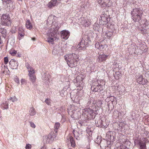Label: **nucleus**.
<instances>
[{"mask_svg": "<svg viewBox=\"0 0 149 149\" xmlns=\"http://www.w3.org/2000/svg\"><path fill=\"white\" fill-rule=\"evenodd\" d=\"M79 58L78 56L74 53L69 54L64 56L65 59L68 65L72 68L77 66Z\"/></svg>", "mask_w": 149, "mask_h": 149, "instance_id": "nucleus-1", "label": "nucleus"}, {"mask_svg": "<svg viewBox=\"0 0 149 149\" xmlns=\"http://www.w3.org/2000/svg\"><path fill=\"white\" fill-rule=\"evenodd\" d=\"M143 13V10L141 8L134 9L131 12L132 19L134 21L140 23L139 22L141 19Z\"/></svg>", "mask_w": 149, "mask_h": 149, "instance_id": "nucleus-2", "label": "nucleus"}, {"mask_svg": "<svg viewBox=\"0 0 149 149\" xmlns=\"http://www.w3.org/2000/svg\"><path fill=\"white\" fill-rule=\"evenodd\" d=\"M0 21L1 24L5 26H10L12 23L11 18L8 14H2L1 16Z\"/></svg>", "mask_w": 149, "mask_h": 149, "instance_id": "nucleus-3", "label": "nucleus"}, {"mask_svg": "<svg viewBox=\"0 0 149 149\" xmlns=\"http://www.w3.org/2000/svg\"><path fill=\"white\" fill-rule=\"evenodd\" d=\"M148 142V141L146 138L141 139H135L134 141L135 145L139 146L140 149H146V143Z\"/></svg>", "mask_w": 149, "mask_h": 149, "instance_id": "nucleus-4", "label": "nucleus"}, {"mask_svg": "<svg viewBox=\"0 0 149 149\" xmlns=\"http://www.w3.org/2000/svg\"><path fill=\"white\" fill-rule=\"evenodd\" d=\"M93 112V111L89 108L84 109L82 111V115L86 119H91L92 118Z\"/></svg>", "mask_w": 149, "mask_h": 149, "instance_id": "nucleus-5", "label": "nucleus"}, {"mask_svg": "<svg viewBox=\"0 0 149 149\" xmlns=\"http://www.w3.org/2000/svg\"><path fill=\"white\" fill-rule=\"evenodd\" d=\"M88 40L82 38L81 41L79 43L78 45L75 48V50H80L85 49H86L88 44Z\"/></svg>", "mask_w": 149, "mask_h": 149, "instance_id": "nucleus-6", "label": "nucleus"}, {"mask_svg": "<svg viewBox=\"0 0 149 149\" xmlns=\"http://www.w3.org/2000/svg\"><path fill=\"white\" fill-rule=\"evenodd\" d=\"M74 106H70L68 108V112L69 115L73 118H75L77 117L76 113Z\"/></svg>", "mask_w": 149, "mask_h": 149, "instance_id": "nucleus-7", "label": "nucleus"}, {"mask_svg": "<svg viewBox=\"0 0 149 149\" xmlns=\"http://www.w3.org/2000/svg\"><path fill=\"white\" fill-rule=\"evenodd\" d=\"M108 18L107 15L102 14L100 18V23L101 25L106 24L109 22Z\"/></svg>", "mask_w": 149, "mask_h": 149, "instance_id": "nucleus-8", "label": "nucleus"}, {"mask_svg": "<svg viewBox=\"0 0 149 149\" xmlns=\"http://www.w3.org/2000/svg\"><path fill=\"white\" fill-rule=\"evenodd\" d=\"M98 2L102 7L109 6L108 4L109 2V0H98Z\"/></svg>", "mask_w": 149, "mask_h": 149, "instance_id": "nucleus-9", "label": "nucleus"}, {"mask_svg": "<svg viewBox=\"0 0 149 149\" xmlns=\"http://www.w3.org/2000/svg\"><path fill=\"white\" fill-rule=\"evenodd\" d=\"M56 135L53 133H51L49 134L47 137L46 142L49 143L52 142L56 137Z\"/></svg>", "mask_w": 149, "mask_h": 149, "instance_id": "nucleus-10", "label": "nucleus"}, {"mask_svg": "<svg viewBox=\"0 0 149 149\" xmlns=\"http://www.w3.org/2000/svg\"><path fill=\"white\" fill-rule=\"evenodd\" d=\"M81 24L83 26L87 27L90 25V22L89 20H86L84 18L82 17L81 18Z\"/></svg>", "mask_w": 149, "mask_h": 149, "instance_id": "nucleus-11", "label": "nucleus"}, {"mask_svg": "<svg viewBox=\"0 0 149 149\" xmlns=\"http://www.w3.org/2000/svg\"><path fill=\"white\" fill-rule=\"evenodd\" d=\"M69 35V32L68 31L64 30L61 32V37L62 38L67 40L68 38Z\"/></svg>", "mask_w": 149, "mask_h": 149, "instance_id": "nucleus-12", "label": "nucleus"}, {"mask_svg": "<svg viewBox=\"0 0 149 149\" xmlns=\"http://www.w3.org/2000/svg\"><path fill=\"white\" fill-rule=\"evenodd\" d=\"M108 56L104 54H100L98 57L97 61L99 62L105 61L108 57Z\"/></svg>", "mask_w": 149, "mask_h": 149, "instance_id": "nucleus-13", "label": "nucleus"}, {"mask_svg": "<svg viewBox=\"0 0 149 149\" xmlns=\"http://www.w3.org/2000/svg\"><path fill=\"white\" fill-rule=\"evenodd\" d=\"M56 18V17L53 15L49 16L47 21V23L49 24H54L55 21V19Z\"/></svg>", "mask_w": 149, "mask_h": 149, "instance_id": "nucleus-14", "label": "nucleus"}, {"mask_svg": "<svg viewBox=\"0 0 149 149\" xmlns=\"http://www.w3.org/2000/svg\"><path fill=\"white\" fill-rule=\"evenodd\" d=\"M58 0H52L49 2L47 5L48 7L51 8L54 6L57 5L59 2L58 1Z\"/></svg>", "mask_w": 149, "mask_h": 149, "instance_id": "nucleus-15", "label": "nucleus"}, {"mask_svg": "<svg viewBox=\"0 0 149 149\" xmlns=\"http://www.w3.org/2000/svg\"><path fill=\"white\" fill-rule=\"evenodd\" d=\"M91 88L92 90H93L94 92H97L99 90L101 91L103 89L102 85L101 84H100L98 83V84L96 86V87L93 86H91Z\"/></svg>", "mask_w": 149, "mask_h": 149, "instance_id": "nucleus-16", "label": "nucleus"}, {"mask_svg": "<svg viewBox=\"0 0 149 149\" xmlns=\"http://www.w3.org/2000/svg\"><path fill=\"white\" fill-rule=\"evenodd\" d=\"M93 104H94L96 108L98 109L99 108H100L101 107L102 102L101 100H97L94 101L93 102Z\"/></svg>", "mask_w": 149, "mask_h": 149, "instance_id": "nucleus-17", "label": "nucleus"}, {"mask_svg": "<svg viewBox=\"0 0 149 149\" xmlns=\"http://www.w3.org/2000/svg\"><path fill=\"white\" fill-rule=\"evenodd\" d=\"M29 115L31 116H33L36 114L35 109L33 107L30 108L29 111Z\"/></svg>", "mask_w": 149, "mask_h": 149, "instance_id": "nucleus-18", "label": "nucleus"}, {"mask_svg": "<svg viewBox=\"0 0 149 149\" xmlns=\"http://www.w3.org/2000/svg\"><path fill=\"white\" fill-rule=\"evenodd\" d=\"M143 76L141 75L137 79V81L139 84L143 85L145 83L143 82Z\"/></svg>", "mask_w": 149, "mask_h": 149, "instance_id": "nucleus-19", "label": "nucleus"}, {"mask_svg": "<svg viewBox=\"0 0 149 149\" xmlns=\"http://www.w3.org/2000/svg\"><path fill=\"white\" fill-rule=\"evenodd\" d=\"M141 24H142L143 25V27H148V26L149 25L148 24V20L146 19H145L143 21H141Z\"/></svg>", "mask_w": 149, "mask_h": 149, "instance_id": "nucleus-20", "label": "nucleus"}, {"mask_svg": "<svg viewBox=\"0 0 149 149\" xmlns=\"http://www.w3.org/2000/svg\"><path fill=\"white\" fill-rule=\"evenodd\" d=\"M42 80L45 82L47 81L49 79V76L48 75H46L44 73L42 74Z\"/></svg>", "mask_w": 149, "mask_h": 149, "instance_id": "nucleus-21", "label": "nucleus"}, {"mask_svg": "<svg viewBox=\"0 0 149 149\" xmlns=\"http://www.w3.org/2000/svg\"><path fill=\"white\" fill-rule=\"evenodd\" d=\"M26 26L27 29H30L32 28V26L29 20H27L26 24Z\"/></svg>", "mask_w": 149, "mask_h": 149, "instance_id": "nucleus-22", "label": "nucleus"}, {"mask_svg": "<svg viewBox=\"0 0 149 149\" xmlns=\"http://www.w3.org/2000/svg\"><path fill=\"white\" fill-rule=\"evenodd\" d=\"M28 71L29 73L28 74L29 76L35 75V72L33 68L29 70Z\"/></svg>", "mask_w": 149, "mask_h": 149, "instance_id": "nucleus-23", "label": "nucleus"}, {"mask_svg": "<svg viewBox=\"0 0 149 149\" xmlns=\"http://www.w3.org/2000/svg\"><path fill=\"white\" fill-rule=\"evenodd\" d=\"M73 137L70 136H67L65 140L66 143L68 144H70L71 141L73 139Z\"/></svg>", "mask_w": 149, "mask_h": 149, "instance_id": "nucleus-24", "label": "nucleus"}, {"mask_svg": "<svg viewBox=\"0 0 149 149\" xmlns=\"http://www.w3.org/2000/svg\"><path fill=\"white\" fill-rule=\"evenodd\" d=\"M60 125V123L58 122H57L55 123L54 127L55 129L54 130V131L56 133H57V130L59 128Z\"/></svg>", "mask_w": 149, "mask_h": 149, "instance_id": "nucleus-25", "label": "nucleus"}, {"mask_svg": "<svg viewBox=\"0 0 149 149\" xmlns=\"http://www.w3.org/2000/svg\"><path fill=\"white\" fill-rule=\"evenodd\" d=\"M30 80L33 83L36 82V78L35 75L29 76Z\"/></svg>", "mask_w": 149, "mask_h": 149, "instance_id": "nucleus-26", "label": "nucleus"}, {"mask_svg": "<svg viewBox=\"0 0 149 149\" xmlns=\"http://www.w3.org/2000/svg\"><path fill=\"white\" fill-rule=\"evenodd\" d=\"M47 41L49 43L53 44L54 43V39L53 37H49L47 38Z\"/></svg>", "mask_w": 149, "mask_h": 149, "instance_id": "nucleus-27", "label": "nucleus"}, {"mask_svg": "<svg viewBox=\"0 0 149 149\" xmlns=\"http://www.w3.org/2000/svg\"><path fill=\"white\" fill-rule=\"evenodd\" d=\"M55 27H54V30L55 33H57V31L60 27V25L58 24V23H56L54 25Z\"/></svg>", "mask_w": 149, "mask_h": 149, "instance_id": "nucleus-28", "label": "nucleus"}, {"mask_svg": "<svg viewBox=\"0 0 149 149\" xmlns=\"http://www.w3.org/2000/svg\"><path fill=\"white\" fill-rule=\"evenodd\" d=\"M8 100H11L12 102H14L17 101L18 99L15 96H14L10 97Z\"/></svg>", "mask_w": 149, "mask_h": 149, "instance_id": "nucleus-29", "label": "nucleus"}, {"mask_svg": "<svg viewBox=\"0 0 149 149\" xmlns=\"http://www.w3.org/2000/svg\"><path fill=\"white\" fill-rule=\"evenodd\" d=\"M93 101H94L93 100V98L91 97V98H90L88 100V101L87 103V105L88 106H89L91 102H92L93 103Z\"/></svg>", "mask_w": 149, "mask_h": 149, "instance_id": "nucleus-30", "label": "nucleus"}, {"mask_svg": "<svg viewBox=\"0 0 149 149\" xmlns=\"http://www.w3.org/2000/svg\"><path fill=\"white\" fill-rule=\"evenodd\" d=\"M70 143H71V146L72 147H74L75 146L76 144L73 138V139L71 141Z\"/></svg>", "mask_w": 149, "mask_h": 149, "instance_id": "nucleus-31", "label": "nucleus"}, {"mask_svg": "<svg viewBox=\"0 0 149 149\" xmlns=\"http://www.w3.org/2000/svg\"><path fill=\"white\" fill-rule=\"evenodd\" d=\"M9 53L11 55L14 56L17 53V51L15 50H12Z\"/></svg>", "mask_w": 149, "mask_h": 149, "instance_id": "nucleus-32", "label": "nucleus"}, {"mask_svg": "<svg viewBox=\"0 0 149 149\" xmlns=\"http://www.w3.org/2000/svg\"><path fill=\"white\" fill-rule=\"evenodd\" d=\"M56 33L55 32V31L54 32H51L50 33H47L48 35H49V37H53L54 38L55 36V34H56Z\"/></svg>", "mask_w": 149, "mask_h": 149, "instance_id": "nucleus-33", "label": "nucleus"}, {"mask_svg": "<svg viewBox=\"0 0 149 149\" xmlns=\"http://www.w3.org/2000/svg\"><path fill=\"white\" fill-rule=\"evenodd\" d=\"M88 66L91 68V70H93L94 68V64L93 62L91 61V63L88 65Z\"/></svg>", "mask_w": 149, "mask_h": 149, "instance_id": "nucleus-34", "label": "nucleus"}, {"mask_svg": "<svg viewBox=\"0 0 149 149\" xmlns=\"http://www.w3.org/2000/svg\"><path fill=\"white\" fill-rule=\"evenodd\" d=\"M24 36V33H21L20 32H19L18 37L19 40H20Z\"/></svg>", "mask_w": 149, "mask_h": 149, "instance_id": "nucleus-35", "label": "nucleus"}, {"mask_svg": "<svg viewBox=\"0 0 149 149\" xmlns=\"http://www.w3.org/2000/svg\"><path fill=\"white\" fill-rule=\"evenodd\" d=\"M2 109L3 110H4L5 109H8V104H5L2 107Z\"/></svg>", "mask_w": 149, "mask_h": 149, "instance_id": "nucleus-36", "label": "nucleus"}, {"mask_svg": "<svg viewBox=\"0 0 149 149\" xmlns=\"http://www.w3.org/2000/svg\"><path fill=\"white\" fill-rule=\"evenodd\" d=\"M107 47V45H102L101 44V43L99 49L100 50H103V49L105 47Z\"/></svg>", "mask_w": 149, "mask_h": 149, "instance_id": "nucleus-37", "label": "nucleus"}, {"mask_svg": "<svg viewBox=\"0 0 149 149\" xmlns=\"http://www.w3.org/2000/svg\"><path fill=\"white\" fill-rule=\"evenodd\" d=\"M45 102L47 104V105H49L50 104L51 102V100L48 98H47L45 101Z\"/></svg>", "mask_w": 149, "mask_h": 149, "instance_id": "nucleus-38", "label": "nucleus"}, {"mask_svg": "<svg viewBox=\"0 0 149 149\" xmlns=\"http://www.w3.org/2000/svg\"><path fill=\"white\" fill-rule=\"evenodd\" d=\"M2 1L3 2L6 3L7 4H9L12 2V0H2Z\"/></svg>", "mask_w": 149, "mask_h": 149, "instance_id": "nucleus-39", "label": "nucleus"}, {"mask_svg": "<svg viewBox=\"0 0 149 149\" xmlns=\"http://www.w3.org/2000/svg\"><path fill=\"white\" fill-rule=\"evenodd\" d=\"M4 62L5 64H6L8 63V57H6L4 58Z\"/></svg>", "mask_w": 149, "mask_h": 149, "instance_id": "nucleus-40", "label": "nucleus"}, {"mask_svg": "<svg viewBox=\"0 0 149 149\" xmlns=\"http://www.w3.org/2000/svg\"><path fill=\"white\" fill-rule=\"evenodd\" d=\"M113 35V33L109 31L107 33V36L109 37H111Z\"/></svg>", "mask_w": 149, "mask_h": 149, "instance_id": "nucleus-41", "label": "nucleus"}, {"mask_svg": "<svg viewBox=\"0 0 149 149\" xmlns=\"http://www.w3.org/2000/svg\"><path fill=\"white\" fill-rule=\"evenodd\" d=\"M100 44L101 43L99 42L96 43L95 45V48L99 49Z\"/></svg>", "mask_w": 149, "mask_h": 149, "instance_id": "nucleus-42", "label": "nucleus"}, {"mask_svg": "<svg viewBox=\"0 0 149 149\" xmlns=\"http://www.w3.org/2000/svg\"><path fill=\"white\" fill-rule=\"evenodd\" d=\"M29 123L31 127L33 128H35L36 127V125L33 122H30Z\"/></svg>", "mask_w": 149, "mask_h": 149, "instance_id": "nucleus-43", "label": "nucleus"}, {"mask_svg": "<svg viewBox=\"0 0 149 149\" xmlns=\"http://www.w3.org/2000/svg\"><path fill=\"white\" fill-rule=\"evenodd\" d=\"M26 83V80L23 79H22L21 80V85L25 84Z\"/></svg>", "mask_w": 149, "mask_h": 149, "instance_id": "nucleus-44", "label": "nucleus"}, {"mask_svg": "<svg viewBox=\"0 0 149 149\" xmlns=\"http://www.w3.org/2000/svg\"><path fill=\"white\" fill-rule=\"evenodd\" d=\"M31 145L28 144H27L26 146V149H31Z\"/></svg>", "mask_w": 149, "mask_h": 149, "instance_id": "nucleus-45", "label": "nucleus"}, {"mask_svg": "<svg viewBox=\"0 0 149 149\" xmlns=\"http://www.w3.org/2000/svg\"><path fill=\"white\" fill-rule=\"evenodd\" d=\"M26 67L28 70V71L29 70L33 68L31 67L28 64L26 65Z\"/></svg>", "mask_w": 149, "mask_h": 149, "instance_id": "nucleus-46", "label": "nucleus"}, {"mask_svg": "<svg viewBox=\"0 0 149 149\" xmlns=\"http://www.w3.org/2000/svg\"><path fill=\"white\" fill-rule=\"evenodd\" d=\"M15 81L18 84H19V79L17 77H16L15 78Z\"/></svg>", "mask_w": 149, "mask_h": 149, "instance_id": "nucleus-47", "label": "nucleus"}, {"mask_svg": "<svg viewBox=\"0 0 149 149\" xmlns=\"http://www.w3.org/2000/svg\"><path fill=\"white\" fill-rule=\"evenodd\" d=\"M73 132L74 135V136L76 137V135L78 134V132H75L74 130H73Z\"/></svg>", "mask_w": 149, "mask_h": 149, "instance_id": "nucleus-48", "label": "nucleus"}, {"mask_svg": "<svg viewBox=\"0 0 149 149\" xmlns=\"http://www.w3.org/2000/svg\"><path fill=\"white\" fill-rule=\"evenodd\" d=\"M8 103L7 102H5V101L3 102H2V104H1V105L2 107L3 106V105H5L6 104H8Z\"/></svg>", "mask_w": 149, "mask_h": 149, "instance_id": "nucleus-49", "label": "nucleus"}, {"mask_svg": "<svg viewBox=\"0 0 149 149\" xmlns=\"http://www.w3.org/2000/svg\"><path fill=\"white\" fill-rule=\"evenodd\" d=\"M141 31L142 33H143L144 34H146L147 33L146 31L145 30H141Z\"/></svg>", "mask_w": 149, "mask_h": 149, "instance_id": "nucleus-50", "label": "nucleus"}, {"mask_svg": "<svg viewBox=\"0 0 149 149\" xmlns=\"http://www.w3.org/2000/svg\"><path fill=\"white\" fill-rule=\"evenodd\" d=\"M144 83H145L144 84H146L147 82V80H146V79H144Z\"/></svg>", "mask_w": 149, "mask_h": 149, "instance_id": "nucleus-51", "label": "nucleus"}, {"mask_svg": "<svg viewBox=\"0 0 149 149\" xmlns=\"http://www.w3.org/2000/svg\"><path fill=\"white\" fill-rule=\"evenodd\" d=\"M76 139L77 140H79L80 139L79 138V136H77L76 137Z\"/></svg>", "mask_w": 149, "mask_h": 149, "instance_id": "nucleus-52", "label": "nucleus"}, {"mask_svg": "<svg viewBox=\"0 0 149 149\" xmlns=\"http://www.w3.org/2000/svg\"><path fill=\"white\" fill-rule=\"evenodd\" d=\"M111 100L113 101L114 99V97L113 96H111Z\"/></svg>", "mask_w": 149, "mask_h": 149, "instance_id": "nucleus-53", "label": "nucleus"}, {"mask_svg": "<svg viewBox=\"0 0 149 149\" xmlns=\"http://www.w3.org/2000/svg\"><path fill=\"white\" fill-rule=\"evenodd\" d=\"M3 66H4V68H5L7 69V66H6L5 65H4Z\"/></svg>", "mask_w": 149, "mask_h": 149, "instance_id": "nucleus-54", "label": "nucleus"}, {"mask_svg": "<svg viewBox=\"0 0 149 149\" xmlns=\"http://www.w3.org/2000/svg\"><path fill=\"white\" fill-rule=\"evenodd\" d=\"M31 39L33 41H34L35 40V39L34 38H32Z\"/></svg>", "mask_w": 149, "mask_h": 149, "instance_id": "nucleus-55", "label": "nucleus"}, {"mask_svg": "<svg viewBox=\"0 0 149 149\" xmlns=\"http://www.w3.org/2000/svg\"><path fill=\"white\" fill-rule=\"evenodd\" d=\"M72 49H75V47H73L72 48Z\"/></svg>", "mask_w": 149, "mask_h": 149, "instance_id": "nucleus-56", "label": "nucleus"}, {"mask_svg": "<svg viewBox=\"0 0 149 149\" xmlns=\"http://www.w3.org/2000/svg\"><path fill=\"white\" fill-rule=\"evenodd\" d=\"M21 55L18 54L17 55V56L19 57H20Z\"/></svg>", "mask_w": 149, "mask_h": 149, "instance_id": "nucleus-57", "label": "nucleus"}, {"mask_svg": "<svg viewBox=\"0 0 149 149\" xmlns=\"http://www.w3.org/2000/svg\"><path fill=\"white\" fill-rule=\"evenodd\" d=\"M16 63L17 64V62H16Z\"/></svg>", "mask_w": 149, "mask_h": 149, "instance_id": "nucleus-58", "label": "nucleus"}, {"mask_svg": "<svg viewBox=\"0 0 149 149\" xmlns=\"http://www.w3.org/2000/svg\"><path fill=\"white\" fill-rule=\"evenodd\" d=\"M59 149H60V148H59Z\"/></svg>", "mask_w": 149, "mask_h": 149, "instance_id": "nucleus-59", "label": "nucleus"}, {"mask_svg": "<svg viewBox=\"0 0 149 149\" xmlns=\"http://www.w3.org/2000/svg\"><path fill=\"white\" fill-rule=\"evenodd\" d=\"M55 149L54 148V149Z\"/></svg>", "mask_w": 149, "mask_h": 149, "instance_id": "nucleus-60", "label": "nucleus"}]
</instances>
